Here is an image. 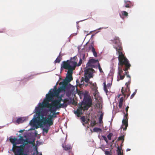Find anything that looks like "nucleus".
Masks as SVG:
<instances>
[{
  "mask_svg": "<svg viewBox=\"0 0 155 155\" xmlns=\"http://www.w3.org/2000/svg\"><path fill=\"white\" fill-rule=\"evenodd\" d=\"M110 41L112 42L114 48L116 49L117 53L119 54V65L120 67L118 68V79L123 80L126 75L127 79V82L125 83L126 88L122 87L121 90V92L123 95L124 97L127 96V98L130 94V87L129 86L130 84L131 81L130 76L129 74V72L127 71L130 69L131 65L128 59L124 57L122 51V47L119 37L115 36L113 40H111Z\"/></svg>",
  "mask_w": 155,
  "mask_h": 155,
  "instance_id": "1",
  "label": "nucleus"
},
{
  "mask_svg": "<svg viewBox=\"0 0 155 155\" xmlns=\"http://www.w3.org/2000/svg\"><path fill=\"white\" fill-rule=\"evenodd\" d=\"M54 97L51 92L46 94V98L44 99L43 103H39V106L35 108L36 114L39 117L40 116L41 110L44 108L54 107L59 103V101L57 99L54 100Z\"/></svg>",
  "mask_w": 155,
  "mask_h": 155,
  "instance_id": "2",
  "label": "nucleus"
},
{
  "mask_svg": "<svg viewBox=\"0 0 155 155\" xmlns=\"http://www.w3.org/2000/svg\"><path fill=\"white\" fill-rule=\"evenodd\" d=\"M28 143H31V142L27 139H24L22 136L20 137L19 139L17 140L18 144H22L20 146H18V149L21 148V151L19 152V155H28L24 153L25 146Z\"/></svg>",
  "mask_w": 155,
  "mask_h": 155,
  "instance_id": "3",
  "label": "nucleus"
},
{
  "mask_svg": "<svg viewBox=\"0 0 155 155\" xmlns=\"http://www.w3.org/2000/svg\"><path fill=\"white\" fill-rule=\"evenodd\" d=\"M92 105V101L89 97L85 95L81 106L84 108V110H88L89 108Z\"/></svg>",
  "mask_w": 155,
  "mask_h": 155,
  "instance_id": "4",
  "label": "nucleus"
},
{
  "mask_svg": "<svg viewBox=\"0 0 155 155\" xmlns=\"http://www.w3.org/2000/svg\"><path fill=\"white\" fill-rule=\"evenodd\" d=\"M94 70L92 68L86 67L84 70V76L85 77V81L88 82L89 79L93 77V73Z\"/></svg>",
  "mask_w": 155,
  "mask_h": 155,
  "instance_id": "5",
  "label": "nucleus"
},
{
  "mask_svg": "<svg viewBox=\"0 0 155 155\" xmlns=\"http://www.w3.org/2000/svg\"><path fill=\"white\" fill-rule=\"evenodd\" d=\"M9 140L13 144L12 150L15 155H19V152L21 151V148L18 149V146L16 145L18 144L17 138L15 137L11 138Z\"/></svg>",
  "mask_w": 155,
  "mask_h": 155,
  "instance_id": "6",
  "label": "nucleus"
},
{
  "mask_svg": "<svg viewBox=\"0 0 155 155\" xmlns=\"http://www.w3.org/2000/svg\"><path fill=\"white\" fill-rule=\"evenodd\" d=\"M61 107L60 106L58 107L56 106L54 107H47L49 109V111H50L51 113H53V114L52 115L50 114L49 115L48 117L49 119V122L50 124H51L52 125L53 124V120H52V118L53 117H56V114H55V112H56V111L58 109L60 108Z\"/></svg>",
  "mask_w": 155,
  "mask_h": 155,
  "instance_id": "7",
  "label": "nucleus"
},
{
  "mask_svg": "<svg viewBox=\"0 0 155 155\" xmlns=\"http://www.w3.org/2000/svg\"><path fill=\"white\" fill-rule=\"evenodd\" d=\"M42 110H41V113L40 116H38V118L39 119L38 120V122L41 125H46L47 124H48L49 126H50L52 125L51 124H50L48 120L49 119L48 118L47 119L46 117H44V115L41 114Z\"/></svg>",
  "mask_w": 155,
  "mask_h": 155,
  "instance_id": "8",
  "label": "nucleus"
},
{
  "mask_svg": "<svg viewBox=\"0 0 155 155\" xmlns=\"http://www.w3.org/2000/svg\"><path fill=\"white\" fill-rule=\"evenodd\" d=\"M69 60L63 61L61 65V68L68 69V71L73 72L74 70L69 62Z\"/></svg>",
  "mask_w": 155,
  "mask_h": 155,
  "instance_id": "9",
  "label": "nucleus"
},
{
  "mask_svg": "<svg viewBox=\"0 0 155 155\" xmlns=\"http://www.w3.org/2000/svg\"><path fill=\"white\" fill-rule=\"evenodd\" d=\"M57 100L59 101V103L57 105V106H60V108H64L67 106V103L68 101V100L66 99L63 100L61 97H60Z\"/></svg>",
  "mask_w": 155,
  "mask_h": 155,
  "instance_id": "10",
  "label": "nucleus"
},
{
  "mask_svg": "<svg viewBox=\"0 0 155 155\" xmlns=\"http://www.w3.org/2000/svg\"><path fill=\"white\" fill-rule=\"evenodd\" d=\"M77 58V57L75 56L71 58L70 60H69V62L74 70L75 69V67L77 66V62L76 60Z\"/></svg>",
  "mask_w": 155,
  "mask_h": 155,
  "instance_id": "11",
  "label": "nucleus"
},
{
  "mask_svg": "<svg viewBox=\"0 0 155 155\" xmlns=\"http://www.w3.org/2000/svg\"><path fill=\"white\" fill-rule=\"evenodd\" d=\"M97 62L99 63L98 60L92 58L89 60L86 65L87 67H92L93 68H95V66L94 64L95 63Z\"/></svg>",
  "mask_w": 155,
  "mask_h": 155,
  "instance_id": "12",
  "label": "nucleus"
},
{
  "mask_svg": "<svg viewBox=\"0 0 155 155\" xmlns=\"http://www.w3.org/2000/svg\"><path fill=\"white\" fill-rule=\"evenodd\" d=\"M82 110H84V108L82 106H80L76 110L74 111V113L78 117H81V115L82 114Z\"/></svg>",
  "mask_w": 155,
  "mask_h": 155,
  "instance_id": "13",
  "label": "nucleus"
},
{
  "mask_svg": "<svg viewBox=\"0 0 155 155\" xmlns=\"http://www.w3.org/2000/svg\"><path fill=\"white\" fill-rule=\"evenodd\" d=\"M68 82L64 81L62 83L61 87H59L61 91H65L67 88V86L68 84Z\"/></svg>",
  "mask_w": 155,
  "mask_h": 155,
  "instance_id": "14",
  "label": "nucleus"
},
{
  "mask_svg": "<svg viewBox=\"0 0 155 155\" xmlns=\"http://www.w3.org/2000/svg\"><path fill=\"white\" fill-rule=\"evenodd\" d=\"M124 7L127 8H130L132 7L134 5L133 2H131L130 1H124Z\"/></svg>",
  "mask_w": 155,
  "mask_h": 155,
  "instance_id": "15",
  "label": "nucleus"
},
{
  "mask_svg": "<svg viewBox=\"0 0 155 155\" xmlns=\"http://www.w3.org/2000/svg\"><path fill=\"white\" fill-rule=\"evenodd\" d=\"M72 74V72L68 71L67 73L68 75L67 77V79L65 81L68 82V83L71 81L73 80Z\"/></svg>",
  "mask_w": 155,
  "mask_h": 155,
  "instance_id": "16",
  "label": "nucleus"
},
{
  "mask_svg": "<svg viewBox=\"0 0 155 155\" xmlns=\"http://www.w3.org/2000/svg\"><path fill=\"white\" fill-rule=\"evenodd\" d=\"M89 50H91V51L92 52L93 55L94 56L97 57V54L95 51V50L94 48V46L92 45H91L89 46Z\"/></svg>",
  "mask_w": 155,
  "mask_h": 155,
  "instance_id": "17",
  "label": "nucleus"
},
{
  "mask_svg": "<svg viewBox=\"0 0 155 155\" xmlns=\"http://www.w3.org/2000/svg\"><path fill=\"white\" fill-rule=\"evenodd\" d=\"M104 84V91L105 92L106 94L107 93L108 91L107 90V88L108 89L111 86V84L110 83H109L107 84V85H106V83L105 82H104L103 83Z\"/></svg>",
  "mask_w": 155,
  "mask_h": 155,
  "instance_id": "18",
  "label": "nucleus"
},
{
  "mask_svg": "<svg viewBox=\"0 0 155 155\" xmlns=\"http://www.w3.org/2000/svg\"><path fill=\"white\" fill-rule=\"evenodd\" d=\"M122 128H123V130H126L127 127L128 126V121L125 120H122Z\"/></svg>",
  "mask_w": 155,
  "mask_h": 155,
  "instance_id": "19",
  "label": "nucleus"
},
{
  "mask_svg": "<svg viewBox=\"0 0 155 155\" xmlns=\"http://www.w3.org/2000/svg\"><path fill=\"white\" fill-rule=\"evenodd\" d=\"M85 78L82 77L81 78V81L80 83H79V81L78 80H77L76 81V82L77 85H79L80 88H81L82 85H84V81H85Z\"/></svg>",
  "mask_w": 155,
  "mask_h": 155,
  "instance_id": "20",
  "label": "nucleus"
},
{
  "mask_svg": "<svg viewBox=\"0 0 155 155\" xmlns=\"http://www.w3.org/2000/svg\"><path fill=\"white\" fill-rule=\"evenodd\" d=\"M61 91H62L58 87L57 90H55L53 91H51V92L53 93L54 97L58 96L59 93Z\"/></svg>",
  "mask_w": 155,
  "mask_h": 155,
  "instance_id": "21",
  "label": "nucleus"
},
{
  "mask_svg": "<svg viewBox=\"0 0 155 155\" xmlns=\"http://www.w3.org/2000/svg\"><path fill=\"white\" fill-rule=\"evenodd\" d=\"M62 147L65 150H68L71 148V146L70 145L64 144H62Z\"/></svg>",
  "mask_w": 155,
  "mask_h": 155,
  "instance_id": "22",
  "label": "nucleus"
},
{
  "mask_svg": "<svg viewBox=\"0 0 155 155\" xmlns=\"http://www.w3.org/2000/svg\"><path fill=\"white\" fill-rule=\"evenodd\" d=\"M124 101V99L123 97H121L120 98L119 101V105L118 106L120 108H122V106H123V102Z\"/></svg>",
  "mask_w": 155,
  "mask_h": 155,
  "instance_id": "23",
  "label": "nucleus"
},
{
  "mask_svg": "<svg viewBox=\"0 0 155 155\" xmlns=\"http://www.w3.org/2000/svg\"><path fill=\"white\" fill-rule=\"evenodd\" d=\"M62 58L61 56L59 55L57 58L54 61V63H59L60 62Z\"/></svg>",
  "mask_w": 155,
  "mask_h": 155,
  "instance_id": "24",
  "label": "nucleus"
},
{
  "mask_svg": "<svg viewBox=\"0 0 155 155\" xmlns=\"http://www.w3.org/2000/svg\"><path fill=\"white\" fill-rule=\"evenodd\" d=\"M24 121L23 118L22 117L19 118H18L16 120V122L19 124L20 123H23Z\"/></svg>",
  "mask_w": 155,
  "mask_h": 155,
  "instance_id": "25",
  "label": "nucleus"
},
{
  "mask_svg": "<svg viewBox=\"0 0 155 155\" xmlns=\"http://www.w3.org/2000/svg\"><path fill=\"white\" fill-rule=\"evenodd\" d=\"M50 126L48 125H46L45 126V128H43V132H45L46 134H47L49 130V128Z\"/></svg>",
  "mask_w": 155,
  "mask_h": 155,
  "instance_id": "26",
  "label": "nucleus"
},
{
  "mask_svg": "<svg viewBox=\"0 0 155 155\" xmlns=\"http://www.w3.org/2000/svg\"><path fill=\"white\" fill-rule=\"evenodd\" d=\"M117 155H123V152H121V149L118 147L117 148Z\"/></svg>",
  "mask_w": 155,
  "mask_h": 155,
  "instance_id": "27",
  "label": "nucleus"
},
{
  "mask_svg": "<svg viewBox=\"0 0 155 155\" xmlns=\"http://www.w3.org/2000/svg\"><path fill=\"white\" fill-rule=\"evenodd\" d=\"M93 131L95 132H100L102 131V130L101 129L97 128V127H95L93 129Z\"/></svg>",
  "mask_w": 155,
  "mask_h": 155,
  "instance_id": "28",
  "label": "nucleus"
},
{
  "mask_svg": "<svg viewBox=\"0 0 155 155\" xmlns=\"http://www.w3.org/2000/svg\"><path fill=\"white\" fill-rule=\"evenodd\" d=\"M121 13L122 15L127 17L128 15V13L125 11H122L121 12Z\"/></svg>",
  "mask_w": 155,
  "mask_h": 155,
  "instance_id": "29",
  "label": "nucleus"
},
{
  "mask_svg": "<svg viewBox=\"0 0 155 155\" xmlns=\"http://www.w3.org/2000/svg\"><path fill=\"white\" fill-rule=\"evenodd\" d=\"M96 124L97 123H96V121L95 120H94L91 121V123L90 124V126H91V127H93L94 126H95V125H96Z\"/></svg>",
  "mask_w": 155,
  "mask_h": 155,
  "instance_id": "30",
  "label": "nucleus"
},
{
  "mask_svg": "<svg viewBox=\"0 0 155 155\" xmlns=\"http://www.w3.org/2000/svg\"><path fill=\"white\" fill-rule=\"evenodd\" d=\"M124 114H125V115H124V118L123 120L128 121V118L127 117L128 115V114H125V113L124 112Z\"/></svg>",
  "mask_w": 155,
  "mask_h": 155,
  "instance_id": "31",
  "label": "nucleus"
},
{
  "mask_svg": "<svg viewBox=\"0 0 155 155\" xmlns=\"http://www.w3.org/2000/svg\"><path fill=\"white\" fill-rule=\"evenodd\" d=\"M124 135H123L122 136H120L118 138V140H122L123 141H124Z\"/></svg>",
  "mask_w": 155,
  "mask_h": 155,
  "instance_id": "32",
  "label": "nucleus"
},
{
  "mask_svg": "<svg viewBox=\"0 0 155 155\" xmlns=\"http://www.w3.org/2000/svg\"><path fill=\"white\" fill-rule=\"evenodd\" d=\"M89 84H90L92 86H93L94 87V89H96V87L95 86L96 84L93 83L91 81H89L88 82H87Z\"/></svg>",
  "mask_w": 155,
  "mask_h": 155,
  "instance_id": "33",
  "label": "nucleus"
},
{
  "mask_svg": "<svg viewBox=\"0 0 155 155\" xmlns=\"http://www.w3.org/2000/svg\"><path fill=\"white\" fill-rule=\"evenodd\" d=\"M82 59L81 58H80V60H79V63L78 64L77 63V64H76L77 66H80L81 65V64L82 63Z\"/></svg>",
  "mask_w": 155,
  "mask_h": 155,
  "instance_id": "34",
  "label": "nucleus"
},
{
  "mask_svg": "<svg viewBox=\"0 0 155 155\" xmlns=\"http://www.w3.org/2000/svg\"><path fill=\"white\" fill-rule=\"evenodd\" d=\"M113 134L111 133H109L107 136V137L109 140H110L111 139V137L112 136Z\"/></svg>",
  "mask_w": 155,
  "mask_h": 155,
  "instance_id": "35",
  "label": "nucleus"
},
{
  "mask_svg": "<svg viewBox=\"0 0 155 155\" xmlns=\"http://www.w3.org/2000/svg\"><path fill=\"white\" fill-rule=\"evenodd\" d=\"M98 69L101 73H103V71L102 70L101 68V67L100 64L99 63H98Z\"/></svg>",
  "mask_w": 155,
  "mask_h": 155,
  "instance_id": "36",
  "label": "nucleus"
},
{
  "mask_svg": "<svg viewBox=\"0 0 155 155\" xmlns=\"http://www.w3.org/2000/svg\"><path fill=\"white\" fill-rule=\"evenodd\" d=\"M137 89H136L135 90V91L131 95V96L130 97V99H132V98H133L134 97V95H135V94L137 92Z\"/></svg>",
  "mask_w": 155,
  "mask_h": 155,
  "instance_id": "37",
  "label": "nucleus"
},
{
  "mask_svg": "<svg viewBox=\"0 0 155 155\" xmlns=\"http://www.w3.org/2000/svg\"><path fill=\"white\" fill-rule=\"evenodd\" d=\"M32 155H42V154L41 153L39 154L38 151L37 150H36V152L34 153Z\"/></svg>",
  "mask_w": 155,
  "mask_h": 155,
  "instance_id": "38",
  "label": "nucleus"
},
{
  "mask_svg": "<svg viewBox=\"0 0 155 155\" xmlns=\"http://www.w3.org/2000/svg\"><path fill=\"white\" fill-rule=\"evenodd\" d=\"M80 119L83 122H85L86 121V118L84 116L82 117Z\"/></svg>",
  "mask_w": 155,
  "mask_h": 155,
  "instance_id": "39",
  "label": "nucleus"
},
{
  "mask_svg": "<svg viewBox=\"0 0 155 155\" xmlns=\"http://www.w3.org/2000/svg\"><path fill=\"white\" fill-rule=\"evenodd\" d=\"M102 137L103 139L106 141L107 143L108 141L106 137L104 136H102Z\"/></svg>",
  "mask_w": 155,
  "mask_h": 155,
  "instance_id": "40",
  "label": "nucleus"
},
{
  "mask_svg": "<svg viewBox=\"0 0 155 155\" xmlns=\"http://www.w3.org/2000/svg\"><path fill=\"white\" fill-rule=\"evenodd\" d=\"M102 119L103 118H99V123L100 124H102L103 123V121H102Z\"/></svg>",
  "mask_w": 155,
  "mask_h": 155,
  "instance_id": "41",
  "label": "nucleus"
},
{
  "mask_svg": "<svg viewBox=\"0 0 155 155\" xmlns=\"http://www.w3.org/2000/svg\"><path fill=\"white\" fill-rule=\"evenodd\" d=\"M105 154L106 155H111V154L110 153V152L107 151H105Z\"/></svg>",
  "mask_w": 155,
  "mask_h": 155,
  "instance_id": "42",
  "label": "nucleus"
},
{
  "mask_svg": "<svg viewBox=\"0 0 155 155\" xmlns=\"http://www.w3.org/2000/svg\"><path fill=\"white\" fill-rule=\"evenodd\" d=\"M129 108V107L128 106H127L125 108V110L126 112V114H128V111Z\"/></svg>",
  "mask_w": 155,
  "mask_h": 155,
  "instance_id": "43",
  "label": "nucleus"
},
{
  "mask_svg": "<svg viewBox=\"0 0 155 155\" xmlns=\"http://www.w3.org/2000/svg\"><path fill=\"white\" fill-rule=\"evenodd\" d=\"M103 113L101 114V115H100V116L99 118H103Z\"/></svg>",
  "mask_w": 155,
  "mask_h": 155,
  "instance_id": "44",
  "label": "nucleus"
},
{
  "mask_svg": "<svg viewBox=\"0 0 155 155\" xmlns=\"http://www.w3.org/2000/svg\"><path fill=\"white\" fill-rule=\"evenodd\" d=\"M34 121H33L32 120H31L30 121V124H31V125H32V124L33 123H34Z\"/></svg>",
  "mask_w": 155,
  "mask_h": 155,
  "instance_id": "45",
  "label": "nucleus"
},
{
  "mask_svg": "<svg viewBox=\"0 0 155 155\" xmlns=\"http://www.w3.org/2000/svg\"><path fill=\"white\" fill-rule=\"evenodd\" d=\"M82 58L83 60H84L85 58V54H82Z\"/></svg>",
  "mask_w": 155,
  "mask_h": 155,
  "instance_id": "46",
  "label": "nucleus"
},
{
  "mask_svg": "<svg viewBox=\"0 0 155 155\" xmlns=\"http://www.w3.org/2000/svg\"><path fill=\"white\" fill-rule=\"evenodd\" d=\"M84 123H83V125H84V124H87L88 123V121H87L86 122H84Z\"/></svg>",
  "mask_w": 155,
  "mask_h": 155,
  "instance_id": "47",
  "label": "nucleus"
},
{
  "mask_svg": "<svg viewBox=\"0 0 155 155\" xmlns=\"http://www.w3.org/2000/svg\"><path fill=\"white\" fill-rule=\"evenodd\" d=\"M5 29H3L2 31H0V32H4L5 31Z\"/></svg>",
  "mask_w": 155,
  "mask_h": 155,
  "instance_id": "48",
  "label": "nucleus"
},
{
  "mask_svg": "<svg viewBox=\"0 0 155 155\" xmlns=\"http://www.w3.org/2000/svg\"><path fill=\"white\" fill-rule=\"evenodd\" d=\"M130 149H127V151H130Z\"/></svg>",
  "mask_w": 155,
  "mask_h": 155,
  "instance_id": "49",
  "label": "nucleus"
},
{
  "mask_svg": "<svg viewBox=\"0 0 155 155\" xmlns=\"http://www.w3.org/2000/svg\"><path fill=\"white\" fill-rule=\"evenodd\" d=\"M121 96V94H120L118 95V97L119 98Z\"/></svg>",
  "mask_w": 155,
  "mask_h": 155,
  "instance_id": "50",
  "label": "nucleus"
},
{
  "mask_svg": "<svg viewBox=\"0 0 155 155\" xmlns=\"http://www.w3.org/2000/svg\"><path fill=\"white\" fill-rule=\"evenodd\" d=\"M59 113V112L56 113L55 112V114H56H56H58Z\"/></svg>",
  "mask_w": 155,
  "mask_h": 155,
  "instance_id": "51",
  "label": "nucleus"
},
{
  "mask_svg": "<svg viewBox=\"0 0 155 155\" xmlns=\"http://www.w3.org/2000/svg\"><path fill=\"white\" fill-rule=\"evenodd\" d=\"M23 131V130H20L19 131V132H22Z\"/></svg>",
  "mask_w": 155,
  "mask_h": 155,
  "instance_id": "52",
  "label": "nucleus"
},
{
  "mask_svg": "<svg viewBox=\"0 0 155 155\" xmlns=\"http://www.w3.org/2000/svg\"><path fill=\"white\" fill-rule=\"evenodd\" d=\"M35 127H36V129H37L38 128V127L37 126H36Z\"/></svg>",
  "mask_w": 155,
  "mask_h": 155,
  "instance_id": "53",
  "label": "nucleus"
},
{
  "mask_svg": "<svg viewBox=\"0 0 155 155\" xmlns=\"http://www.w3.org/2000/svg\"><path fill=\"white\" fill-rule=\"evenodd\" d=\"M87 85H88V84H85V86H87Z\"/></svg>",
  "mask_w": 155,
  "mask_h": 155,
  "instance_id": "54",
  "label": "nucleus"
},
{
  "mask_svg": "<svg viewBox=\"0 0 155 155\" xmlns=\"http://www.w3.org/2000/svg\"><path fill=\"white\" fill-rule=\"evenodd\" d=\"M89 119H88V121H89Z\"/></svg>",
  "mask_w": 155,
  "mask_h": 155,
  "instance_id": "55",
  "label": "nucleus"
},
{
  "mask_svg": "<svg viewBox=\"0 0 155 155\" xmlns=\"http://www.w3.org/2000/svg\"><path fill=\"white\" fill-rule=\"evenodd\" d=\"M61 83H60V85H61Z\"/></svg>",
  "mask_w": 155,
  "mask_h": 155,
  "instance_id": "56",
  "label": "nucleus"
}]
</instances>
